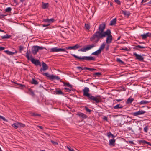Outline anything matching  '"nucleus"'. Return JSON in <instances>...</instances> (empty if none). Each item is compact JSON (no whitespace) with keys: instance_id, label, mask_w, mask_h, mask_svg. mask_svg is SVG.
<instances>
[{"instance_id":"1","label":"nucleus","mask_w":151,"mask_h":151,"mask_svg":"<svg viewBox=\"0 0 151 151\" xmlns=\"http://www.w3.org/2000/svg\"><path fill=\"white\" fill-rule=\"evenodd\" d=\"M105 26L106 24L104 23L100 24L99 27L98 31L94 34L90 38V40L92 42L97 43L100 38L104 35H105L110 30L108 29L106 31L104 32Z\"/></svg>"},{"instance_id":"2","label":"nucleus","mask_w":151,"mask_h":151,"mask_svg":"<svg viewBox=\"0 0 151 151\" xmlns=\"http://www.w3.org/2000/svg\"><path fill=\"white\" fill-rule=\"evenodd\" d=\"M73 56L76 58L78 59L79 61H81L84 62L85 60L86 61H91L93 60L94 61L96 60L95 57L92 56H83V57H79L74 54H71Z\"/></svg>"},{"instance_id":"3","label":"nucleus","mask_w":151,"mask_h":151,"mask_svg":"<svg viewBox=\"0 0 151 151\" xmlns=\"http://www.w3.org/2000/svg\"><path fill=\"white\" fill-rule=\"evenodd\" d=\"M88 99L93 103H99L102 101V99L99 96H93L91 94L87 98Z\"/></svg>"},{"instance_id":"4","label":"nucleus","mask_w":151,"mask_h":151,"mask_svg":"<svg viewBox=\"0 0 151 151\" xmlns=\"http://www.w3.org/2000/svg\"><path fill=\"white\" fill-rule=\"evenodd\" d=\"M26 57L28 60H30L32 63L36 66L39 65L41 66L40 62L39 60L33 58L31 57V58L30 59L29 55V53L27 51L26 53Z\"/></svg>"},{"instance_id":"5","label":"nucleus","mask_w":151,"mask_h":151,"mask_svg":"<svg viewBox=\"0 0 151 151\" xmlns=\"http://www.w3.org/2000/svg\"><path fill=\"white\" fill-rule=\"evenodd\" d=\"M106 36H107V37L106 40V43L107 44L111 43L112 40V36L111 35V32L110 30L108 31L105 35H104L100 39H103L104 37H105Z\"/></svg>"},{"instance_id":"6","label":"nucleus","mask_w":151,"mask_h":151,"mask_svg":"<svg viewBox=\"0 0 151 151\" xmlns=\"http://www.w3.org/2000/svg\"><path fill=\"white\" fill-rule=\"evenodd\" d=\"M95 46V45L94 44H92L91 45H89L86 46L84 48H82L79 50V51H81L82 52H86L88 51Z\"/></svg>"},{"instance_id":"7","label":"nucleus","mask_w":151,"mask_h":151,"mask_svg":"<svg viewBox=\"0 0 151 151\" xmlns=\"http://www.w3.org/2000/svg\"><path fill=\"white\" fill-rule=\"evenodd\" d=\"M42 74L45 76L49 78L51 80L55 79L58 80L60 79V78L58 76H54L53 75H50L48 73H43Z\"/></svg>"},{"instance_id":"8","label":"nucleus","mask_w":151,"mask_h":151,"mask_svg":"<svg viewBox=\"0 0 151 151\" xmlns=\"http://www.w3.org/2000/svg\"><path fill=\"white\" fill-rule=\"evenodd\" d=\"M65 52L67 53H68V52L65 49L58 48L57 47H55L52 48L50 49V52Z\"/></svg>"},{"instance_id":"9","label":"nucleus","mask_w":151,"mask_h":151,"mask_svg":"<svg viewBox=\"0 0 151 151\" xmlns=\"http://www.w3.org/2000/svg\"><path fill=\"white\" fill-rule=\"evenodd\" d=\"M89 91L90 90L89 88L87 87H85L84 89L83 90V95L87 96L88 98L91 95V94L89 93Z\"/></svg>"},{"instance_id":"10","label":"nucleus","mask_w":151,"mask_h":151,"mask_svg":"<svg viewBox=\"0 0 151 151\" xmlns=\"http://www.w3.org/2000/svg\"><path fill=\"white\" fill-rule=\"evenodd\" d=\"M42 68H41L40 70V73H42V71H45L48 69L47 65L44 62H43L42 63Z\"/></svg>"},{"instance_id":"11","label":"nucleus","mask_w":151,"mask_h":151,"mask_svg":"<svg viewBox=\"0 0 151 151\" xmlns=\"http://www.w3.org/2000/svg\"><path fill=\"white\" fill-rule=\"evenodd\" d=\"M63 86H65L69 87V88H64L65 90H67L69 91L73 90L72 86L69 83H65L64 82H63Z\"/></svg>"},{"instance_id":"12","label":"nucleus","mask_w":151,"mask_h":151,"mask_svg":"<svg viewBox=\"0 0 151 151\" xmlns=\"http://www.w3.org/2000/svg\"><path fill=\"white\" fill-rule=\"evenodd\" d=\"M133 55L136 57V59L138 60L139 61H144V58L142 56L138 54L136 52L133 53Z\"/></svg>"},{"instance_id":"13","label":"nucleus","mask_w":151,"mask_h":151,"mask_svg":"<svg viewBox=\"0 0 151 151\" xmlns=\"http://www.w3.org/2000/svg\"><path fill=\"white\" fill-rule=\"evenodd\" d=\"M145 113V111L139 110L137 112L132 113V114L133 116H137L138 115L143 114Z\"/></svg>"},{"instance_id":"14","label":"nucleus","mask_w":151,"mask_h":151,"mask_svg":"<svg viewBox=\"0 0 151 151\" xmlns=\"http://www.w3.org/2000/svg\"><path fill=\"white\" fill-rule=\"evenodd\" d=\"M32 53L35 55L37 54V52L39 50L37 46H33L32 49Z\"/></svg>"},{"instance_id":"15","label":"nucleus","mask_w":151,"mask_h":151,"mask_svg":"<svg viewBox=\"0 0 151 151\" xmlns=\"http://www.w3.org/2000/svg\"><path fill=\"white\" fill-rule=\"evenodd\" d=\"M141 36L142 37V39L145 40L148 37H151V33L148 32L145 34L141 35Z\"/></svg>"},{"instance_id":"16","label":"nucleus","mask_w":151,"mask_h":151,"mask_svg":"<svg viewBox=\"0 0 151 151\" xmlns=\"http://www.w3.org/2000/svg\"><path fill=\"white\" fill-rule=\"evenodd\" d=\"M77 115L79 117L81 118L82 119H86L88 117L87 116L81 112H78V113Z\"/></svg>"},{"instance_id":"17","label":"nucleus","mask_w":151,"mask_h":151,"mask_svg":"<svg viewBox=\"0 0 151 151\" xmlns=\"http://www.w3.org/2000/svg\"><path fill=\"white\" fill-rule=\"evenodd\" d=\"M55 20L53 18H51L50 19H49L48 18L46 19H44L43 20V22H46V23H50L51 22V23L53 22Z\"/></svg>"},{"instance_id":"18","label":"nucleus","mask_w":151,"mask_h":151,"mask_svg":"<svg viewBox=\"0 0 151 151\" xmlns=\"http://www.w3.org/2000/svg\"><path fill=\"white\" fill-rule=\"evenodd\" d=\"M4 52L6 53L7 55H13L17 52L16 51H15V52H12L8 50H5L4 51Z\"/></svg>"},{"instance_id":"19","label":"nucleus","mask_w":151,"mask_h":151,"mask_svg":"<svg viewBox=\"0 0 151 151\" xmlns=\"http://www.w3.org/2000/svg\"><path fill=\"white\" fill-rule=\"evenodd\" d=\"M123 107V106L120 104H118L116 105L113 107V108L115 109H121Z\"/></svg>"},{"instance_id":"20","label":"nucleus","mask_w":151,"mask_h":151,"mask_svg":"<svg viewBox=\"0 0 151 151\" xmlns=\"http://www.w3.org/2000/svg\"><path fill=\"white\" fill-rule=\"evenodd\" d=\"M146 47H143V46H141L139 45H137V46H136L134 47V49H135L136 50L139 51L140 50H139L138 49L139 48L142 49V48H145Z\"/></svg>"},{"instance_id":"21","label":"nucleus","mask_w":151,"mask_h":151,"mask_svg":"<svg viewBox=\"0 0 151 151\" xmlns=\"http://www.w3.org/2000/svg\"><path fill=\"white\" fill-rule=\"evenodd\" d=\"M107 135L109 138L111 136V137L113 139H114L116 137V136H115L113 135L111 133V132H109L107 133Z\"/></svg>"},{"instance_id":"22","label":"nucleus","mask_w":151,"mask_h":151,"mask_svg":"<svg viewBox=\"0 0 151 151\" xmlns=\"http://www.w3.org/2000/svg\"><path fill=\"white\" fill-rule=\"evenodd\" d=\"M122 13L124 14L125 16H129L130 15V13L129 12H127L125 11L122 10Z\"/></svg>"},{"instance_id":"23","label":"nucleus","mask_w":151,"mask_h":151,"mask_svg":"<svg viewBox=\"0 0 151 151\" xmlns=\"http://www.w3.org/2000/svg\"><path fill=\"white\" fill-rule=\"evenodd\" d=\"M101 52L100 50L98 49L96 51L92 53V55H97L100 54Z\"/></svg>"},{"instance_id":"24","label":"nucleus","mask_w":151,"mask_h":151,"mask_svg":"<svg viewBox=\"0 0 151 151\" xmlns=\"http://www.w3.org/2000/svg\"><path fill=\"white\" fill-rule=\"evenodd\" d=\"M116 18L114 19L110 22V25L111 26L114 25L116 23Z\"/></svg>"},{"instance_id":"25","label":"nucleus","mask_w":151,"mask_h":151,"mask_svg":"<svg viewBox=\"0 0 151 151\" xmlns=\"http://www.w3.org/2000/svg\"><path fill=\"white\" fill-rule=\"evenodd\" d=\"M11 37V35H10L6 34L4 36H1V37L2 39H8L10 38Z\"/></svg>"},{"instance_id":"26","label":"nucleus","mask_w":151,"mask_h":151,"mask_svg":"<svg viewBox=\"0 0 151 151\" xmlns=\"http://www.w3.org/2000/svg\"><path fill=\"white\" fill-rule=\"evenodd\" d=\"M42 8L43 9H45L47 8L48 6V3H44L42 2Z\"/></svg>"},{"instance_id":"27","label":"nucleus","mask_w":151,"mask_h":151,"mask_svg":"<svg viewBox=\"0 0 151 151\" xmlns=\"http://www.w3.org/2000/svg\"><path fill=\"white\" fill-rule=\"evenodd\" d=\"M133 100H134L133 98H129L127 99V101H126V104H130L132 102V101H133Z\"/></svg>"},{"instance_id":"28","label":"nucleus","mask_w":151,"mask_h":151,"mask_svg":"<svg viewBox=\"0 0 151 151\" xmlns=\"http://www.w3.org/2000/svg\"><path fill=\"white\" fill-rule=\"evenodd\" d=\"M57 95H60L61 94L63 95H64V93H63L59 89L58 90H56L55 91Z\"/></svg>"},{"instance_id":"29","label":"nucleus","mask_w":151,"mask_h":151,"mask_svg":"<svg viewBox=\"0 0 151 151\" xmlns=\"http://www.w3.org/2000/svg\"><path fill=\"white\" fill-rule=\"evenodd\" d=\"M31 83L32 84H34L35 85H37L38 84V83L37 81L36 80H35L34 78L32 79V81H31Z\"/></svg>"},{"instance_id":"30","label":"nucleus","mask_w":151,"mask_h":151,"mask_svg":"<svg viewBox=\"0 0 151 151\" xmlns=\"http://www.w3.org/2000/svg\"><path fill=\"white\" fill-rule=\"evenodd\" d=\"M19 124L18 122L16 123H14L12 125V126L15 128L17 129L19 127Z\"/></svg>"},{"instance_id":"31","label":"nucleus","mask_w":151,"mask_h":151,"mask_svg":"<svg viewBox=\"0 0 151 151\" xmlns=\"http://www.w3.org/2000/svg\"><path fill=\"white\" fill-rule=\"evenodd\" d=\"M105 46V44L104 43H103V44H102L101 46L100 47L99 49L100 50V51L101 52V51L103 50Z\"/></svg>"},{"instance_id":"32","label":"nucleus","mask_w":151,"mask_h":151,"mask_svg":"<svg viewBox=\"0 0 151 151\" xmlns=\"http://www.w3.org/2000/svg\"><path fill=\"white\" fill-rule=\"evenodd\" d=\"M116 140L114 139L109 140V145H114V144L115 143Z\"/></svg>"},{"instance_id":"33","label":"nucleus","mask_w":151,"mask_h":151,"mask_svg":"<svg viewBox=\"0 0 151 151\" xmlns=\"http://www.w3.org/2000/svg\"><path fill=\"white\" fill-rule=\"evenodd\" d=\"M150 102V101H147L142 100L139 103V104H147Z\"/></svg>"},{"instance_id":"34","label":"nucleus","mask_w":151,"mask_h":151,"mask_svg":"<svg viewBox=\"0 0 151 151\" xmlns=\"http://www.w3.org/2000/svg\"><path fill=\"white\" fill-rule=\"evenodd\" d=\"M101 75L102 73L101 72L95 73L93 74V75L95 77H96V76L99 77Z\"/></svg>"},{"instance_id":"35","label":"nucleus","mask_w":151,"mask_h":151,"mask_svg":"<svg viewBox=\"0 0 151 151\" xmlns=\"http://www.w3.org/2000/svg\"><path fill=\"white\" fill-rule=\"evenodd\" d=\"M116 61L119 63L122 64H124V63L122 61L120 58H117Z\"/></svg>"},{"instance_id":"36","label":"nucleus","mask_w":151,"mask_h":151,"mask_svg":"<svg viewBox=\"0 0 151 151\" xmlns=\"http://www.w3.org/2000/svg\"><path fill=\"white\" fill-rule=\"evenodd\" d=\"M73 47H74V50H76V49L79 47H81V46H80L78 44H76L75 45L73 46Z\"/></svg>"},{"instance_id":"37","label":"nucleus","mask_w":151,"mask_h":151,"mask_svg":"<svg viewBox=\"0 0 151 151\" xmlns=\"http://www.w3.org/2000/svg\"><path fill=\"white\" fill-rule=\"evenodd\" d=\"M12 10V8L10 7H8L5 10V12H9Z\"/></svg>"},{"instance_id":"38","label":"nucleus","mask_w":151,"mask_h":151,"mask_svg":"<svg viewBox=\"0 0 151 151\" xmlns=\"http://www.w3.org/2000/svg\"><path fill=\"white\" fill-rule=\"evenodd\" d=\"M85 109L86 110V111L88 112H91L92 111V110L89 109L87 106H85Z\"/></svg>"},{"instance_id":"39","label":"nucleus","mask_w":151,"mask_h":151,"mask_svg":"<svg viewBox=\"0 0 151 151\" xmlns=\"http://www.w3.org/2000/svg\"><path fill=\"white\" fill-rule=\"evenodd\" d=\"M29 91L30 92V95H32L33 96H34V95H35L32 89H29Z\"/></svg>"},{"instance_id":"40","label":"nucleus","mask_w":151,"mask_h":151,"mask_svg":"<svg viewBox=\"0 0 151 151\" xmlns=\"http://www.w3.org/2000/svg\"><path fill=\"white\" fill-rule=\"evenodd\" d=\"M32 115L34 116H40L41 115L39 114H36L35 113H32Z\"/></svg>"},{"instance_id":"41","label":"nucleus","mask_w":151,"mask_h":151,"mask_svg":"<svg viewBox=\"0 0 151 151\" xmlns=\"http://www.w3.org/2000/svg\"><path fill=\"white\" fill-rule=\"evenodd\" d=\"M139 143H143L144 144H146L147 142V141L144 140H141L139 141Z\"/></svg>"},{"instance_id":"42","label":"nucleus","mask_w":151,"mask_h":151,"mask_svg":"<svg viewBox=\"0 0 151 151\" xmlns=\"http://www.w3.org/2000/svg\"><path fill=\"white\" fill-rule=\"evenodd\" d=\"M0 119H2L4 121H6V122H8V121L3 116L0 115Z\"/></svg>"},{"instance_id":"43","label":"nucleus","mask_w":151,"mask_h":151,"mask_svg":"<svg viewBox=\"0 0 151 151\" xmlns=\"http://www.w3.org/2000/svg\"><path fill=\"white\" fill-rule=\"evenodd\" d=\"M85 27L88 30L90 28V26L88 24H85Z\"/></svg>"},{"instance_id":"44","label":"nucleus","mask_w":151,"mask_h":151,"mask_svg":"<svg viewBox=\"0 0 151 151\" xmlns=\"http://www.w3.org/2000/svg\"><path fill=\"white\" fill-rule=\"evenodd\" d=\"M148 126H145L144 128V130L145 132H147L148 130Z\"/></svg>"},{"instance_id":"45","label":"nucleus","mask_w":151,"mask_h":151,"mask_svg":"<svg viewBox=\"0 0 151 151\" xmlns=\"http://www.w3.org/2000/svg\"><path fill=\"white\" fill-rule=\"evenodd\" d=\"M66 49H73L74 50V47L70 46L66 47Z\"/></svg>"},{"instance_id":"46","label":"nucleus","mask_w":151,"mask_h":151,"mask_svg":"<svg viewBox=\"0 0 151 151\" xmlns=\"http://www.w3.org/2000/svg\"><path fill=\"white\" fill-rule=\"evenodd\" d=\"M120 50H124L126 51H129V50L126 47H125V48H122L120 49Z\"/></svg>"},{"instance_id":"47","label":"nucleus","mask_w":151,"mask_h":151,"mask_svg":"<svg viewBox=\"0 0 151 151\" xmlns=\"http://www.w3.org/2000/svg\"><path fill=\"white\" fill-rule=\"evenodd\" d=\"M115 2L118 5H120L121 3L119 0H114Z\"/></svg>"},{"instance_id":"48","label":"nucleus","mask_w":151,"mask_h":151,"mask_svg":"<svg viewBox=\"0 0 151 151\" xmlns=\"http://www.w3.org/2000/svg\"><path fill=\"white\" fill-rule=\"evenodd\" d=\"M47 23V24H43L42 25V26L43 27H47V26H49L51 24V23Z\"/></svg>"},{"instance_id":"49","label":"nucleus","mask_w":151,"mask_h":151,"mask_svg":"<svg viewBox=\"0 0 151 151\" xmlns=\"http://www.w3.org/2000/svg\"><path fill=\"white\" fill-rule=\"evenodd\" d=\"M24 49V47L21 45L19 46V50L20 52L22 51Z\"/></svg>"},{"instance_id":"50","label":"nucleus","mask_w":151,"mask_h":151,"mask_svg":"<svg viewBox=\"0 0 151 151\" xmlns=\"http://www.w3.org/2000/svg\"><path fill=\"white\" fill-rule=\"evenodd\" d=\"M51 142H52L54 145H58V143L57 142H55L54 141H53L52 140H51Z\"/></svg>"},{"instance_id":"51","label":"nucleus","mask_w":151,"mask_h":151,"mask_svg":"<svg viewBox=\"0 0 151 151\" xmlns=\"http://www.w3.org/2000/svg\"><path fill=\"white\" fill-rule=\"evenodd\" d=\"M127 143H129V144H134V143L133 142V141H126V142Z\"/></svg>"},{"instance_id":"52","label":"nucleus","mask_w":151,"mask_h":151,"mask_svg":"<svg viewBox=\"0 0 151 151\" xmlns=\"http://www.w3.org/2000/svg\"><path fill=\"white\" fill-rule=\"evenodd\" d=\"M37 47H38V48L39 50H42L44 49H46L44 47H40L39 46H37Z\"/></svg>"},{"instance_id":"53","label":"nucleus","mask_w":151,"mask_h":151,"mask_svg":"<svg viewBox=\"0 0 151 151\" xmlns=\"http://www.w3.org/2000/svg\"><path fill=\"white\" fill-rule=\"evenodd\" d=\"M88 70L90 71H95V70H96V69L92 68H89Z\"/></svg>"},{"instance_id":"54","label":"nucleus","mask_w":151,"mask_h":151,"mask_svg":"<svg viewBox=\"0 0 151 151\" xmlns=\"http://www.w3.org/2000/svg\"><path fill=\"white\" fill-rule=\"evenodd\" d=\"M19 127H24L25 126V124L20 123H19Z\"/></svg>"},{"instance_id":"55","label":"nucleus","mask_w":151,"mask_h":151,"mask_svg":"<svg viewBox=\"0 0 151 151\" xmlns=\"http://www.w3.org/2000/svg\"><path fill=\"white\" fill-rule=\"evenodd\" d=\"M17 84L18 85V86L19 87H25V86L24 85H22V84Z\"/></svg>"},{"instance_id":"56","label":"nucleus","mask_w":151,"mask_h":151,"mask_svg":"<svg viewBox=\"0 0 151 151\" xmlns=\"http://www.w3.org/2000/svg\"><path fill=\"white\" fill-rule=\"evenodd\" d=\"M67 149L68 150H69V151H71V150H72V149L70 147V146H68L67 147Z\"/></svg>"},{"instance_id":"57","label":"nucleus","mask_w":151,"mask_h":151,"mask_svg":"<svg viewBox=\"0 0 151 151\" xmlns=\"http://www.w3.org/2000/svg\"><path fill=\"white\" fill-rule=\"evenodd\" d=\"M109 45H107L106 46V51H107L109 49Z\"/></svg>"},{"instance_id":"58","label":"nucleus","mask_w":151,"mask_h":151,"mask_svg":"<svg viewBox=\"0 0 151 151\" xmlns=\"http://www.w3.org/2000/svg\"><path fill=\"white\" fill-rule=\"evenodd\" d=\"M6 15H4L3 14H1V13H0V17H4L6 16Z\"/></svg>"},{"instance_id":"59","label":"nucleus","mask_w":151,"mask_h":151,"mask_svg":"<svg viewBox=\"0 0 151 151\" xmlns=\"http://www.w3.org/2000/svg\"><path fill=\"white\" fill-rule=\"evenodd\" d=\"M5 48L4 47H0V51H2L5 49Z\"/></svg>"},{"instance_id":"60","label":"nucleus","mask_w":151,"mask_h":151,"mask_svg":"<svg viewBox=\"0 0 151 151\" xmlns=\"http://www.w3.org/2000/svg\"><path fill=\"white\" fill-rule=\"evenodd\" d=\"M89 68L87 67H85L84 68H83V70H88Z\"/></svg>"},{"instance_id":"61","label":"nucleus","mask_w":151,"mask_h":151,"mask_svg":"<svg viewBox=\"0 0 151 151\" xmlns=\"http://www.w3.org/2000/svg\"><path fill=\"white\" fill-rule=\"evenodd\" d=\"M103 119L104 120H106V121H108L107 118L106 117V116H104L103 118Z\"/></svg>"},{"instance_id":"62","label":"nucleus","mask_w":151,"mask_h":151,"mask_svg":"<svg viewBox=\"0 0 151 151\" xmlns=\"http://www.w3.org/2000/svg\"><path fill=\"white\" fill-rule=\"evenodd\" d=\"M77 68L78 69H81L82 70H83V68L81 67H77Z\"/></svg>"},{"instance_id":"63","label":"nucleus","mask_w":151,"mask_h":151,"mask_svg":"<svg viewBox=\"0 0 151 151\" xmlns=\"http://www.w3.org/2000/svg\"><path fill=\"white\" fill-rule=\"evenodd\" d=\"M116 100L117 102H119L122 101V99H116Z\"/></svg>"},{"instance_id":"64","label":"nucleus","mask_w":151,"mask_h":151,"mask_svg":"<svg viewBox=\"0 0 151 151\" xmlns=\"http://www.w3.org/2000/svg\"><path fill=\"white\" fill-rule=\"evenodd\" d=\"M37 127H38L40 129H43V127L42 126L38 125V126H37Z\"/></svg>"}]
</instances>
